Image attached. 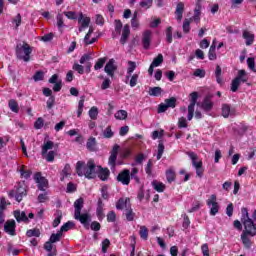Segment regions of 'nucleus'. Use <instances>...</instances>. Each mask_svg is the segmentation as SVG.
Returning a JSON list of instances; mask_svg holds the SVG:
<instances>
[{
  "instance_id": "f257e3e1",
  "label": "nucleus",
  "mask_w": 256,
  "mask_h": 256,
  "mask_svg": "<svg viewBox=\"0 0 256 256\" xmlns=\"http://www.w3.org/2000/svg\"><path fill=\"white\" fill-rule=\"evenodd\" d=\"M95 160H88L87 164L85 161H78L76 163V173L78 177H85L86 179H95Z\"/></svg>"
},
{
  "instance_id": "f03ea898",
  "label": "nucleus",
  "mask_w": 256,
  "mask_h": 256,
  "mask_svg": "<svg viewBox=\"0 0 256 256\" xmlns=\"http://www.w3.org/2000/svg\"><path fill=\"white\" fill-rule=\"evenodd\" d=\"M31 53H33V48L27 43H23L22 47H16V55L18 59H22L26 63L31 61Z\"/></svg>"
},
{
  "instance_id": "7ed1b4c3",
  "label": "nucleus",
  "mask_w": 256,
  "mask_h": 256,
  "mask_svg": "<svg viewBox=\"0 0 256 256\" xmlns=\"http://www.w3.org/2000/svg\"><path fill=\"white\" fill-rule=\"evenodd\" d=\"M187 155L192 161V167L196 169V177H199V179H201V177H203V173H205V169H203V161H197V159H199V156H197L195 152H187Z\"/></svg>"
},
{
  "instance_id": "20e7f679",
  "label": "nucleus",
  "mask_w": 256,
  "mask_h": 256,
  "mask_svg": "<svg viewBox=\"0 0 256 256\" xmlns=\"http://www.w3.org/2000/svg\"><path fill=\"white\" fill-rule=\"evenodd\" d=\"M244 225V231L242 232L245 235H250V237H255L256 235V224L253 222L251 218H248L244 220L243 222Z\"/></svg>"
},
{
  "instance_id": "39448f33",
  "label": "nucleus",
  "mask_w": 256,
  "mask_h": 256,
  "mask_svg": "<svg viewBox=\"0 0 256 256\" xmlns=\"http://www.w3.org/2000/svg\"><path fill=\"white\" fill-rule=\"evenodd\" d=\"M34 181L37 183V188L39 191H45L47 187H49V180L43 177L41 172H37L34 174Z\"/></svg>"
},
{
  "instance_id": "423d86ee",
  "label": "nucleus",
  "mask_w": 256,
  "mask_h": 256,
  "mask_svg": "<svg viewBox=\"0 0 256 256\" xmlns=\"http://www.w3.org/2000/svg\"><path fill=\"white\" fill-rule=\"evenodd\" d=\"M207 205L210 208V215L215 217L217 213H219V203L217 202V195L212 194L210 198L207 200Z\"/></svg>"
},
{
  "instance_id": "0eeeda50",
  "label": "nucleus",
  "mask_w": 256,
  "mask_h": 256,
  "mask_svg": "<svg viewBox=\"0 0 256 256\" xmlns=\"http://www.w3.org/2000/svg\"><path fill=\"white\" fill-rule=\"evenodd\" d=\"M118 183H122V185H129L131 183V170L124 169L120 171L116 177Z\"/></svg>"
},
{
  "instance_id": "6e6552de",
  "label": "nucleus",
  "mask_w": 256,
  "mask_h": 256,
  "mask_svg": "<svg viewBox=\"0 0 256 256\" xmlns=\"http://www.w3.org/2000/svg\"><path fill=\"white\" fill-rule=\"evenodd\" d=\"M117 155H119V145L115 144L108 159V165L111 169H115V167H117Z\"/></svg>"
},
{
  "instance_id": "1a4fd4ad",
  "label": "nucleus",
  "mask_w": 256,
  "mask_h": 256,
  "mask_svg": "<svg viewBox=\"0 0 256 256\" xmlns=\"http://www.w3.org/2000/svg\"><path fill=\"white\" fill-rule=\"evenodd\" d=\"M213 94H207L201 104V109L206 113H209L213 109Z\"/></svg>"
},
{
  "instance_id": "9d476101",
  "label": "nucleus",
  "mask_w": 256,
  "mask_h": 256,
  "mask_svg": "<svg viewBox=\"0 0 256 256\" xmlns=\"http://www.w3.org/2000/svg\"><path fill=\"white\" fill-rule=\"evenodd\" d=\"M17 229V224L15 223V220H8L4 224V231L8 235H11L12 237H15L17 233L15 232Z\"/></svg>"
},
{
  "instance_id": "9b49d317",
  "label": "nucleus",
  "mask_w": 256,
  "mask_h": 256,
  "mask_svg": "<svg viewBox=\"0 0 256 256\" xmlns=\"http://www.w3.org/2000/svg\"><path fill=\"white\" fill-rule=\"evenodd\" d=\"M105 73L108 75V77H115V71H117V65H115V59H110L105 67H104Z\"/></svg>"
},
{
  "instance_id": "f8f14e48",
  "label": "nucleus",
  "mask_w": 256,
  "mask_h": 256,
  "mask_svg": "<svg viewBox=\"0 0 256 256\" xmlns=\"http://www.w3.org/2000/svg\"><path fill=\"white\" fill-rule=\"evenodd\" d=\"M131 207V198L126 197V198H119V200L116 202V209L118 211H127V209Z\"/></svg>"
},
{
  "instance_id": "ddd939ff",
  "label": "nucleus",
  "mask_w": 256,
  "mask_h": 256,
  "mask_svg": "<svg viewBox=\"0 0 256 256\" xmlns=\"http://www.w3.org/2000/svg\"><path fill=\"white\" fill-rule=\"evenodd\" d=\"M235 107H232L230 104H222V117L224 119H229V117L235 115Z\"/></svg>"
},
{
  "instance_id": "4468645a",
  "label": "nucleus",
  "mask_w": 256,
  "mask_h": 256,
  "mask_svg": "<svg viewBox=\"0 0 256 256\" xmlns=\"http://www.w3.org/2000/svg\"><path fill=\"white\" fill-rule=\"evenodd\" d=\"M13 215L17 221V223H29V218L27 217V213L21 210H15Z\"/></svg>"
},
{
  "instance_id": "2eb2a0df",
  "label": "nucleus",
  "mask_w": 256,
  "mask_h": 256,
  "mask_svg": "<svg viewBox=\"0 0 256 256\" xmlns=\"http://www.w3.org/2000/svg\"><path fill=\"white\" fill-rule=\"evenodd\" d=\"M74 219L77 221H80L82 225L86 227V225H89V221H91V214L89 213H83L81 212L79 214H74Z\"/></svg>"
},
{
  "instance_id": "dca6fc26",
  "label": "nucleus",
  "mask_w": 256,
  "mask_h": 256,
  "mask_svg": "<svg viewBox=\"0 0 256 256\" xmlns=\"http://www.w3.org/2000/svg\"><path fill=\"white\" fill-rule=\"evenodd\" d=\"M151 35H153L151 30H146L143 32L142 45H143L144 49H149V47H151Z\"/></svg>"
},
{
  "instance_id": "f3484780",
  "label": "nucleus",
  "mask_w": 256,
  "mask_h": 256,
  "mask_svg": "<svg viewBox=\"0 0 256 256\" xmlns=\"http://www.w3.org/2000/svg\"><path fill=\"white\" fill-rule=\"evenodd\" d=\"M78 23L81 24L79 27V32H83V29H87L89 27V24L91 23V18L83 16V13H80L78 18Z\"/></svg>"
},
{
  "instance_id": "a211bd4d",
  "label": "nucleus",
  "mask_w": 256,
  "mask_h": 256,
  "mask_svg": "<svg viewBox=\"0 0 256 256\" xmlns=\"http://www.w3.org/2000/svg\"><path fill=\"white\" fill-rule=\"evenodd\" d=\"M23 197H27V189H25L24 186L18 185L16 188L15 200L18 203H21V201H23Z\"/></svg>"
},
{
  "instance_id": "6ab92c4d",
  "label": "nucleus",
  "mask_w": 256,
  "mask_h": 256,
  "mask_svg": "<svg viewBox=\"0 0 256 256\" xmlns=\"http://www.w3.org/2000/svg\"><path fill=\"white\" fill-rule=\"evenodd\" d=\"M130 35H131V29L129 28V24H125L122 29V36L120 38L121 45H125V43H127V40L129 39Z\"/></svg>"
},
{
  "instance_id": "aec40b11",
  "label": "nucleus",
  "mask_w": 256,
  "mask_h": 256,
  "mask_svg": "<svg viewBox=\"0 0 256 256\" xmlns=\"http://www.w3.org/2000/svg\"><path fill=\"white\" fill-rule=\"evenodd\" d=\"M99 167L98 177L100 181H107L109 179V176L111 175V171L109 168H103L102 166Z\"/></svg>"
},
{
  "instance_id": "412c9836",
  "label": "nucleus",
  "mask_w": 256,
  "mask_h": 256,
  "mask_svg": "<svg viewBox=\"0 0 256 256\" xmlns=\"http://www.w3.org/2000/svg\"><path fill=\"white\" fill-rule=\"evenodd\" d=\"M242 37L245 39L247 47L251 46L252 43H255V34L247 30L243 31Z\"/></svg>"
},
{
  "instance_id": "4be33fe9",
  "label": "nucleus",
  "mask_w": 256,
  "mask_h": 256,
  "mask_svg": "<svg viewBox=\"0 0 256 256\" xmlns=\"http://www.w3.org/2000/svg\"><path fill=\"white\" fill-rule=\"evenodd\" d=\"M183 11H185V4L183 2H179L175 11L177 21H181L183 19Z\"/></svg>"
},
{
  "instance_id": "5701e85b",
  "label": "nucleus",
  "mask_w": 256,
  "mask_h": 256,
  "mask_svg": "<svg viewBox=\"0 0 256 256\" xmlns=\"http://www.w3.org/2000/svg\"><path fill=\"white\" fill-rule=\"evenodd\" d=\"M85 201L83 200V198H78L75 202H74V215H79L81 213V210L83 209V205H84Z\"/></svg>"
},
{
  "instance_id": "b1692460",
  "label": "nucleus",
  "mask_w": 256,
  "mask_h": 256,
  "mask_svg": "<svg viewBox=\"0 0 256 256\" xmlns=\"http://www.w3.org/2000/svg\"><path fill=\"white\" fill-rule=\"evenodd\" d=\"M96 147H97V140L95 139V137L88 138L86 143V149H88V151L90 152H93V151H96Z\"/></svg>"
},
{
  "instance_id": "393cba45",
  "label": "nucleus",
  "mask_w": 256,
  "mask_h": 256,
  "mask_svg": "<svg viewBox=\"0 0 256 256\" xmlns=\"http://www.w3.org/2000/svg\"><path fill=\"white\" fill-rule=\"evenodd\" d=\"M241 241L245 247V249H251L253 246V242H251V239H249V234H241Z\"/></svg>"
},
{
  "instance_id": "a878e982",
  "label": "nucleus",
  "mask_w": 256,
  "mask_h": 256,
  "mask_svg": "<svg viewBox=\"0 0 256 256\" xmlns=\"http://www.w3.org/2000/svg\"><path fill=\"white\" fill-rule=\"evenodd\" d=\"M148 93L151 97H159L163 93V89L159 86L150 87Z\"/></svg>"
},
{
  "instance_id": "bb28decb",
  "label": "nucleus",
  "mask_w": 256,
  "mask_h": 256,
  "mask_svg": "<svg viewBox=\"0 0 256 256\" xmlns=\"http://www.w3.org/2000/svg\"><path fill=\"white\" fill-rule=\"evenodd\" d=\"M61 219H63V212L61 210L56 211V218L53 220L52 227L57 228L61 225Z\"/></svg>"
},
{
  "instance_id": "cd10ccee",
  "label": "nucleus",
  "mask_w": 256,
  "mask_h": 256,
  "mask_svg": "<svg viewBox=\"0 0 256 256\" xmlns=\"http://www.w3.org/2000/svg\"><path fill=\"white\" fill-rule=\"evenodd\" d=\"M137 69V63L133 61H128V68H127V75L126 79H129L131 75H133V72Z\"/></svg>"
},
{
  "instance_id": "c85d7f7f",
  "label": "nucleus",
  "mask_w": 256,
  "mask_h": 256,
  "mask_svg": "<svg viewBox=\"0 0 256 256\" xmlns=\"http://www.w3.org/2000/svg\"><path fill=\"white\" fill-rule=\"evenodd\" d=\"M152 187L157 193H163L165 191V184L163 182H157V180L152 181Z\"/></svg>"
},
{
  "instance_id": "c756f323",
  "label": "nucleus",
  "mask_w": 256,
  "mask_h": 256,
  "mask_svg": "<svg viewBox=\"0 0 256 256\" xmlns=\"http://www.w3.org/2000/svg\"><path fill=\"white\" fill-rule=\"evenodd\" d=\"M8 107L13 113H19V103H17V100H9Z\"/></svg>"
},
{
  "instance_id": "7c9ffc66",
  "label": "nucleus",
  "mask_w": 256,
  "mask_h": 256,
  "mask_svg": "<svg viewBox=\"0 0 256 256\" xmlns=\"http://www.w3.org/2000/svg\"><path fill=\"white\" fill-rule=\"evenodd\" d=\"M73 227H75V223L73 221H68L60 227L59 231H60V233H65V232L69 231L70 229H73Z\"/></svg>"
},
{
  "instance_id": "2f4dec72",
  "label": "nucleus",
  "mask_w": 256,
  "mask_h": 256,
  "mask_svg": "<svg viewBox=\"0 0 256 256\" xmlns=\"http://www.w3.org/2000/svg\"><path fill=\"white\" fill-rule=\"evenodd\" d=\"M56 20H57L58 30L60 31V33H63V28L65 27V23L63 21V14L58 13L56 16Z\"/></svg>"
},
{
  "instance_id": "473e14b6",
  "label": "nucleus",
  "mask_w": 256,
  "mask_h": 256,
  "mask_svg": "<svg viewBox=\"0 0 256 256\" xmlns=\"http://www.w3.org/2000/svg\"><path fill=\"white\" fill-rule=\"evenodd\" d=\"M62 177L60 181H65V177H69L71 175V165L66 164L61 172Z\"/></svg>"
},
{
  "instance_id": "72a5a7b5",
  "label": "nucleus",
  "mask_w": 256,
  "mask_h": 256,
  "mask_svg": "<svg viewBox=\"0 0 256 256\" xmlns=\"http://www.w3.org/2000/svg\"><path fill=\"white\" fill-rule=\"evenodd\" d=\"M140 238L143 239V241H147L149 239V230L146 226H141L139 231Z\"/></svg>"
},
{
  "instance_id": "f704fd0d",
  "label": "nucleus",
  "mask_w": 256,
  "mask_h": 256,
  "mask_svg": "<svg viewBox=\"0 0 256 256\" xmlns=\"http://www.w3.org/2000/svg\"><path fill=\"white\" fill-rule=\"evenodd\" d=\"M127 111L126 110H118L114 117L115 119H117L118 121H125V119H127Z\"/></svg>"
},
{
  "instance_id": "c9c22d12",
  "label": "nucleus",
  "mask_w": 256,
  "mask_h": 256,
  "mask_svg": "<svg viewBox=\"0 0 256 256\" xmlns=\"http://www.w3.org/2000/svg\"><path fill=\"white\" fill-rule=\"evenodd\" d=\"M197 99H199V93L198 92L190 93V104L188 105V107L195 108V105H197Z\"/></svg>"
},
{
  "instance_id": "e433bc0d",
  "label": "nucleus",
  "mask_w": 256,
  "mask_h": 256,
  "mask_svg": "<svg viewBox=\"0 0 256 256\" xmlns=\"http://www.w3.org/2000/svg\"><path fill=\"white\" fill-rule=\"evenodd\" d=\"M27 237H41V230L39 228L29 229L26 232Z\"/></svg>"
},
{
  "instance_id": "4c0bfd02",
  "label": "nucleus",
  "mask_w": 256,
  "mask_h": 256,
  "mask_svg": "<svg viewBox=\"0 0 256 256\" xmlns=\"http://www.w3.org/2000/svg\"><path fill=\"white\" fill-rule=\"evenodd\" d=\"M177 175L175 174V170L169 169L166 171V179L168 183H173L175 181Z\"/></svg>"
},
{
  "instance_id": "58836bf2",
  "label": "nucleus",
  "mask_w": 256,
  "mask_h": 256,
  "mask_svg": "<svg viewBox=\"0 0 256 256\" xmlns=\"http://www.w3.org/2000/svg\"><path fill=\"white\" fill-rule=\"evenodd\" d=\"M126 221H135V212L131 206L125 210Z\"/></svg>"
},
{
  "instance_id": "ea45409f",
  "label": "nucleus",
  "mask_w": 256,
  "mask_h": 256,
  "mask_svg": "<svg viewBox=\"0 0 256 256\" xmlns=\"http://www.w3.org/2000/svg\"><path fill=\"white\" fill-rule=\"evenodd\" d=\"M107 63V57L99 58L94 65L95 71H99V69H103V66Z\"/></svg>"
},
{
  "instance_id": "a19ab883",
  "label": "nucleus",
  "mask_w": 256,
  "mask_h": 256,
  "mask_svg": "<svg viewBox=\"0 0 256 256\" xmlns=\"http://www.w3.org/2000/svg\"><path fill=\"white\" fill-rule=\"evenodd\" d=\"M61 237H63V233H61L58 230V232L56 234L55 233L51 234L49 241H50V243H57V242L61 241Z\"/></svg>"
},
{
  "instance_id": "79ce46f5",
  "label": "nucleus",
  "mask_w": 256,
  "mask_h": 256,
  "mask_svg": "<svg viewBox=\"0 0 256 256\" xmlns=\"http://www.w3.org/2000/svg\"><path fill=\"white\" fill-rule=\"evenodd\" d=\"M240 78H234L231 83V92L232 93H237L239 90V85H241V82L239 81Z\"/></svg>"
},
{
  "instance_id": "37998d69",
  "label": "nucleus",
  "mask_w": 256,
  "mask_h": 256,
  "mask_svg": "<svg viewBox=\"0 0 256 256\" xmlns=\"http://www.w3.org/2000/svg\"><path fill=\"white\" fill-rule=\"evenodd\" d=\"M165 104L167 105L168 109H175L177 107V98L171 97L165 100Z\"/></svg>"
},
{
  "instance_id": "c03bdc74",
  "label": "nucleus",
  "mask_w": 256,
  "mask_h": 256,
  "mask_svg": "<svg viewBox=\"0 0 256 256\" xmlns=\"http://www.w3.org/2000/svg\"><path fill=\"white\" fill-rule=\"evenodd\" d=\"M236 78H239L240 83H247V72L245 70H239Z\"/></svg>"
},
{
  "instance_id": "a18cd8bd",
  "label": "nucleus",
  "mask_w": 256,
  "mask_h": 256,
  "mask_svg": "<svg viewBox=\"0 0 256 256\" xmlns=\"http://www.w3.org/2000/svg\"><path fill=\"white\" fill-rule=\"evenodd\" d=\"M114 135H115V132H113V130L111 129V126H107L103 132V137L105 139H111L114 137Z\"/></svg>"
},
{
  "instance_id": "49530a36",
  "label": "nucleus",
  "mask_w": 256,
  "mask_h": 256,
  "mask_svg": "<svg viewBox=\"0 0 256 256\" xmlns=\"http://www.w3.org/2000/svg\"><path fill=\"white\" fill-rule=\"evenodd\" d=\"M166 41L167 43H173V27L171 26L166 28Z\"/></svg>"
},
{
  "instance_id": "de8ad7c7",
  "label": "nucleus",
  "mask_w": 256,
  "mask_h": 256,
  "mask_svg": "<svg viewBox=\"0 0 256 256\" xmlns=\"http://www.w3.org/2000/svg\"><path fill=\"white\" fill-rule=\"evenodd\" d=\"M163 64V54H158L157 57H155L151 63L154 67H159Z\"/></svg>"
},
{
  "instance_id": "09e8293b",
  "label": "nucleus",
  "mask_w": 256,
  "mask_h": 256,
  "mask_svg": "<svg viewBox=\"0 0 256 256\" xmlns=\"http://www.w3.org/2000/svg\"><path fill=\"white\" fill-rule=\"evenodd\" d=\"M49 149H53V141H47L46 143H44V145L42 147L43 157H45V155H47V151H49Z\"/></svg>"
},
{
  "instance_id": "8fccbe9b",
  "label": "nucleus",
  "mask_w": 256,
  "mask_h": 256,
  "mask_svg": "<svg viewBox=\"0 0 256 256\" xmlns=\"http://www.w3.org/2000/svg\"><path fill=\"white\" fill-rule=\"evenodd\" d=\"M182 29H183V32L186 34L191 33V20L184 19Z\"/></svg>"
},
{
  "instance_id": "3c124183",
  "label": "nucleus",
  "mask_w": 256,
  "mask_h": 256,
  "mask_svg": "<svg viewBox=\"0 0 256 256\" xmlns=\"http://www.w3.org/2000/svg\"><path fill=\"white\" fill-rule=\"evenodd\" d=\"M145 173L148 177L153 175V160H148L147 165L145 167Z\"/></svg>"
},
{
  "instance_id": "603ef678",
  "label": "nucleus",
  "mask_w": 256,
  "mask_h": 256,
  "mask_svg": "<svg viewBox=\"0 0 256 256\" xmlns=\"http://www.w3.org/2000/svg\"><path fill=\"white\" fill-rule=\"evenodd\" d=\"M32 174H33V172L31 170H25V166H22L20 168V175L24 179H29V177H31Z\"/></svg>"
},
{
  "instance_id": "864d4df0",
  "label": "nucleus",
  "mask_w": 256,
  "mask_h": 256,
  "mask_svg": "<svg viewBox=\"0 0 256 256\" xmlns=\"http://www.w3.org/2000/svg\"><path fill=\"white\" fill-rule=\"evenodd\" d=\"M43 79H45V73L41 70L36 71L35 74L33 75V80L35 82L37 81H43Z\"/></svg>"
},
{
  "instance_id": "5fc2aeb1",
  "label": "nucleus",
  "mask_w": 256,
  "mask_h": 256,
  "mask_svg": "<svg viewBox=\"0 0 256 256\" xmlns=\"http://www.w3.org/2000/svg\"><path fill=\"white\" fill-rule=\"evenodd\" d=\"M163 153H165V145L160 142L158 144V154L156 156L157 161L161 160V157H163Z\"/></svg>"
},
{
  "instance_id": "6e6d98bb",
  "label": "nucleus",
  "mask_w": 256,
  "mask_h": 256,
  "mask_svg": "<svg viewBox=\"0 0 256 256\" xmlns=\"http://www.w3.org/2000/svg\"><path fill=\"white\" fill-rule=\"evenodd\" d=\"M97 115H99V109H97V107L93 106V107L89 110V117H90V119H92L93 121H95V119H97Z\"/></svg>"
},
{
  "instance_id": "4d7b16f0",
  "label": "nucleus",
  "mask_w": 256,
  "mask_h": 256,
  "mask_svg": "<svg viewBox=\"0 0 256 256\" xmlns=\"http://www.w3.org/2000/svg\"><path fill=\"white\" fill-rule=\"evenodd\" d=\"M107 221L108 223H115V221H117V214L115 213V211H109L107 214Z\"/></svg>"
},
{
  "instance_id": "13d9d810",
  "label": "nucleus",
  "mask_w": 256,
  "mask_h": 256,
  "mask_svg": "<svg viewBox=\"0 0 256 256\" xmlns=\"http://www.w3.org/2000/svg\"><path fill=\"white\" fill-rule=\"evenodd\" d=\"M72 69L74 71H77L79 75H83V73H85V67H83V65H80L79 63H74V65L72 66Z\"/></svg>"
},
{
  "instance_id": "bf43d9fd",
  "label": "nucleus",
  "mask_w": 256,
  "mask_h": 256,
  "mask_svg": "<svg viewBox=\"0 0 256 256\" xmlns=\"http://www.w3.org/2000/svg\"><path fill=\"white\" fill-rule=\"evenodd\" d=\"M247 65H248V69H251V71H253V73H256L254 57H249L247 59Z\"/></svg>"
},
{
  "instance_id": "052dcab7",
  "label": "nucleus",
  "mask_w": 256,
  "mask_h": 256,
  "mask_svg": "<svg viewBox=\"0 0 256 256\" xmlns=\"http://www.w3.org/2000/svg\"><path fill=\"white\" fill-rule=\"evenodd\" d=\"M111 247V241L106 238L102 241V253H107V250Z\"/></svg>"
},
{
  "instance_id": "680f3d73",
  "label": "nucleus",
  "mask_w": 256,
  "mask_h": 256,
  "mask_svg": "<svg viewBox=\"0 0 256 256\" xmlns=\"http://www.w3.org/2000/svg\"><path fill=\"white\" fill-rule=\"evenodd\" d=\"M63 14L67 19H70L72 21H75L77 19V13L75 11H64Z\"/></svg>"
},
{
  "instance_id": "e2e57ef3",
  "label": "nucleus",
  "mask_w": 256,
  "mask_h": 256,
  "mask_svg": "<svg viewBox=\"0 0 256 256\" xmlns=\"http://www.w3.org/2000/svg\"><path fill=\"white\" fill-rule=\"evenodd\" d=\"M114 25H115V32L118 35H121V29H123V22H121V20H115Z\"/></svg>"
},
{
  "instance_id": "0e129e2a",
  "label": "nucleus",
  "mask_w": 256,
  "mask_h": 256,
  "mask_svg": "<svg viewBox=\"0 0 256 256\" xmlns=\"http://www.w3.org/2000/svg\"><path fill=\"white\" fill-rule=\"evenodd\" d=\"M140 7H142V8L146 7V9H151V7H153V0L140 1Z\"/></svg>"
},
{
  "instance_id": "69168bd1",
  "label": "nucleus",
  "mask_w": 256,
  "mask_h": 256,
  "mask_svg": "<svg viewBox=\"0 0 256 256\" xmlns=\"http://www.w3.org/2000/svg\"><path fill=\"white\" fill-rule=\"evenodd\" d=\"M139 81V74H133L130 78V87H136Z\"/></svg>"
},
{
  "instance_id": "338daca9",
  "label": "nucleus",
  "mask_w": 256,
  "mask_h": 256,
  "mask_svg": "<svg viewBox=\"0 0 256 256\" xmlns=\"http://www.w3.org/2000/svg\"><path fill=\"white\" fill-rule=\"evenodd\" d=\"M109 187L107 186H103L101 188V195H102V199H104L105 201L109 200V192H108Z\"/></svg>"
},
{
  "instance_id": "774afa93",
  "label": "nucleus",
  "mask_w": 256,
  "mask_h": 256,
  "mask_svg": "<svg viewBox=\"0 0 256 256\" xmlns=\"http://www.w3.org/2000/svg\"><path fill=\"white\" fill-rule=\"evenodd\" d=\"M45 121L43 118L39 117L35 122H34V129H43Z\"/></svg>"
}]
</instances>
